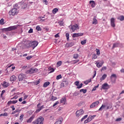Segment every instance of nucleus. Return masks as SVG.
<instances>
[{
	"mask_svg": "<svg viewBox=\"0 0 124 124\" xmlns=\"http://www.w3.org/2000/svg\"><path fill=\"white\" fill-rule=\"evenodd\" d=\"M70 29V31L72 32L75 31H77V30H79V26L77 24H75V25H70L69 26Z\"/></svg>",
	"mask_w": 124,
	"mask_h": 124,
	"instance_id": "nucleus-3",
	"label": "nucleus"
},
{
	"mask_svg": "<svg viewBox=\"0 0 124 124\" xmlns=\"http://www.w3.org/2000/svg\"><path fill=\"white\" fill-rule=\"evenodd\" d=\"M23 118H24V114H22V115H21L20 116V117H19V120H20V121H23V120H24V119Z\"/></svg>",
	"mask_w": 124,
	"mask_h": 124,
	"instance_id": "nucleus-41",
	"label": "nucleus"
},
{
	"mask_svg": "<svg viewBox=\"0 0 124 124\" xmlns=\"http://www.w3.org/2000/svg\"><path fill=\"white\" fill-rule=\"evenodd\" d=\"M29 96L28 95H24V99H23V100H25V99H27V98H28V97Z\"/></svg>",
	"mask_w": 124,
	"mask_h": 124,
	"instance_id": "nucleus-60",
	"label": "nucleus"
},
{
	"mask_svg": "<svg viewBox=\"0 0 124 124\" xmlns=\"http://www.w3.org/2000/svg\"><path fill=\"white\" fill-rule=\"evenodd\" d=\"M82 87H83V83H81L80 84H79V85H78V86L77 87V88L81 89V88H82Z\"/></svg>",
	"mask_w": 124,
	"mask_h": 124,
	"instance_id": "nucleus-46",
	"label": "nucleus"
},
{
	"mask_svg": "<svg viewBox=\"0 0 124 124\" xmlns=\"http://www.w3.org/2000/svg\"><path fill=\"white\" fill-rule=\"evenodd\" d=\"M27 60H31V59L32 58V56H30L26 57Z\"/></svg>",
	"mask_w": 124,
	"mask_h": 124,
	"instance_id": "nucleus-54",
	"label": "nucleus"
},
{
	"mask_svg": "<svg viewBox=\"0 0 124 124\" xmlns=\"http://www.w3.org/2000/svg\"><path fill=\"white\" fill-rule=\"evenodd\" d=\"M84 114V110L83 109H79L77 110L76 113V116L78 118L80 116L83 115Z\"/></svg>",
	"mask_w": 124,
	"mask_h": 124,
	"instance_id": "nucleus-7",
	"label": "nucleus"
},
{
	"mask_svg": "<svg viewBox=\"0 0 124 124\" xmlns=\"http://www.w3.org/2000/svg\"><path fill=\"white\" fill-rule=\"evenodd\" d=\"M106 77H107V75L104 74L103 75L102 77L100 78V82H102L103 80L105 79L106 78Z\"/></svg>",
	"mask_w": 124,
	"mask_h": 124,
	"instance_id": "nucleus-24",
	"label": "nucleus"
},
{
	"mask_svg": "<svg viewBox=\"0 0 124 124\" xmlns=\"http://www.w3.org/2000/svg\"><path fill=\"white\" fill-rule=\"evenodd\" d=\"M115 18H111L110 19V26L112 28H115L116 27V24H115Z\"/></svg>",
	"mask_w": 124,
	"mask_h": 124,
	"instance_id": "nucleus-14",
	"label": "nucleus"
},
{
	"mask_svg": "<svg viewBox=\"0 0 124 124\" xmlns=\"http://www.w3.org/2000/svg\"><path fill=\"white\" fill-rule=\"evenodd\" d=\"M106 69H107V68L106 67H103L101 69V71H102V70H106Z\"/></svg>",
	"mask_w": 124,
	"mask_h": 124,
	"instance_id": "nucleus-58",
	"label": "nucleus"
},
{
	"mask_svg": "<svg viewBox=\"0 0 124 124\" xmlns=\"http://www.w3.org/2000/svg\"><path fill=\"white\" fill-rule=\"evenodd\" d=\"M16 29H17V27H16V26H12L7 28H4L3 30V31H10L16 30Z\"/></svg>",
	"mask_w": 124,
	"mask_h": 124,
	"instance_id": "nucleus-5",
	"label": "nucleus"
},
{
	"mask_svg": "<svg viewBox=\"0 0 124 124\" xmlns=\"http://www.w3.org/2000/svg\"><path fill=\"white\" fill-rule=\"evenodd\" d=\"M117 79V75L116 74H112L110 76V80L112 82V83H115L116 80Z\"/></svg>",
	"mask_w": 124,
	"mask_h": 124,
	"instance_id": "nucleus-8",
	"label": "nucleus"
},
{
	"mask_svg": "<svg viewBox=\"0 0 124 124\" xmlns=\"http://www.w3.org/2000/svg\"><path fill=\"white\" fill-rule=\"evenodd\" d=\"M73 37H78V35L77 33H74L73 35Z\"/></svg>",
	"mask_w": 124,
	"mask_h": 124,
	"instance_id": "nucleus-52",
	"label": "nucleus"
},
{
	"mask_svg": "<svg viewBox=\"0 0 124 124\" xmlns=\"http://www.w3.org/2000/svg\"><path fill=\"white\" fill-rule=\"evenodd\" d=\"M92 24L93 25H96L97 24V19H96V16L93 17Z\"/></svg>",
	"mask_w": 124,
	"mask_h": 124,
	"instance_id": "nucleus-19",
	"label": "nucleus"
},
{
	"mask_svg": "<svg viewBox=\"0 0 124 124\" xmlns=\"http://www.w3.org/2000/svg\"><path fill=\"white\" fill-rule=\"evenodd\" d=\"M110 64V65H112V66H115V65H116V63L111 62Z\"/></svg>",
	"mask_w": 124,
	"mask_h": 124,
	"instance_id": "nucleus-50",
	"label": "nucleus"
},
{
	"mask_svg": "<svg viewBox=\"0 0 124 124\" xmlns=\"http://www.w3.org/2000/svg\"><path fill=\"white\" fill-rule=\"evenodd\" d=\"M93 120L92 116H89L88 118L84 121V124H88Z\"/></svg>",
	"mask_w": 124,
	"mask_h": 124,
	"instance_id": "nucleus-17",
	"label": "nucleus"
},
{
	"mask_svg": "<svg viewBox=\"0 0 124 124\" xmlns=\"http://www.w3.org/2000/svg\"><path fill=\"white\" fill-rule=\"evenodd\" d=\"M38 72V69L37 68H31L30 69L26 71L25 73L26 74H33V73H36Z\"/></svg>",
	"mask_w": 124,
	"mask_h": 124,
	"instance_id": "nucleus-2",
	"label": "nucleus"
},
{
	"mask_svg": "<svg viewBox=\"0 0 124 124\" xmlns=\"http://www.w3.org/2000/svg\"><path fill=\"white\" fill-rule=\"evenodd\" d=\"M91 81H92V79L86 80V81L84 82V84H85V85H88L89 83H91Z\"/></svg>",
	"mask_w": 124,
	"mask_h": 124,
	"instance_id": "nucleus-39",
	"label": "nucleus"
},
{
	"mask_svg": "<svg viewBox=\"0 0 124 124\" xmlns=\"http://www.w3.org/2000/svg\"><path fill=\"white\" fill-rule=\"evenodd\" d=\"M96 75V71H94V75H93V78H94V77H95Z\"/></svg>",
	"mask_w": 124,
	"mask_h": 124,
	"instance_id": "nucleus-62",
	"label": "nucleus"
},
{
	"mask_svg": "<svg viewBox=\"0 0 124 124\" xmlns=\"http://www.w3.org/2000/svg\"><path fill=\"white\" fill-rule=\"evenodd\" d=\"M60 88H64V87H67L68 86V81H64L62 82L60 85Z\"/></svg>",
	"mask_w": 124,
	"mask_h": 124,
	"instance_id": "nucleus-10",
	"label": "nucleus"
},
{
	"mask_svg": "<svg viewBox=\"0 0 124 124\" xmlns=\"http://www.w3.org/2000/svg\"><path fill=\"white\" fill-rule=\"evenodd\" d=\"M27 68H28V66H27V65H25V66L22 67L23 70H24L25 69H27Z\"/></svg>",
	"mask_w": 124,
	"mask_h": 124,
	"instance_id": "nucleus-56",
	"label": "nucleus"
},
{
	"mask_svg": "<svg viewBox=\"0 0 124 124\" xmlns=\"http://www.w3.org/2000/svg\"><path fill=\"white\" fill-rule=\"evenodd\" d=\"M16 113H18V110H16L15 111H13L12 112V114H15Z\"/></svg>",
	"mask_w": 124,
	"mask_h": 124,
	"instance_id": "nucleus-61",
	"label": "nucleus"
},
{
	"mask_svg": "<svg viewBox=\"0 0 124 124\" xmlns=\"http://www.w3.org/2000/svg\"><path fill=\"white\" fill-rule=\"evenodd\" d=\"M44 121V118L42 116L39 117L37 120L33 121L32 124H43V122Z\"/></svg>",
	"mask_w": 124,
	"mask_h": 124,
	"instance_id": "nucleus-1",
	"label": "nucleus"
},
{
	"mask_svg": "<svg viewBox=\"0 0 124 124\" xmlns=\"http://www.w3.org/2000/svg\"><path fill=\"white\" fill-rule=\"evenodd\" d=\"M108 88H109V85H108V84L104 83L103 84L102 87V89L103 90H108Z\"/></svg>",
	"mask_w": 124,
	"mask_h": 124,
	"instance_id": "nucleus-16",
	"label": "nucleus"
},
{
	"mask_svg": "<svg viewBox=\"0 0 124 124\" xmlns=\"http://www.w3.org/2000/svg\"><path fill=\"white\" fill-rule=\"evenodd\" d=\"M51 100L52 101H54L55 100H57V97L54 96H51Z\"/></svg>",
	"mask_w": 124,
	"mask_h": 124,
	"instance_id": "nucleus-37",
	"label": "nucleus"
},
{
	"mask_svg": "<svg viewBox=\"0 0 124 124\" xmlns=\"http://www.w3.org/2000/svg\"><path fill=\"white\" fill-rule=\"evenodd\" d=\"M73 59H75V60H77L78 58H79V55L78 54H75L73 55Z\"/></svg>",
	"mask_w": 124,
	"mask_h": 124,
	"instance_id": "nucleus-27",
	"label": "nucleus"
},
{
	"mask_svg": "<svg viewBox=\"0 0 124 124\" xmlns=\"http://www.w3.org/2000/svg\"><path fill=\"white\" fill-rule=\"evenodd\" d=\"M38 45V42L36 41L31 42V43L30 44V46H31V47L33 48V49H34Z\"/></svg>",
	"mask_w": 124,
	"mask_h": 124,
	"instance_id": "nucleus-6",
	"label": "nucleus"
},
{
	"mask_svg": "<svg viewBox=\"0 0 124 124\" xmlns=\"http://www.w3.org/2000/svg\"><path fill=\"white\" fill-rule=\"evenodd\" d=\"M80 93H87V89H81L80 90Z\"/></svg>",
	"mask_w": 124,
	"mask_h": 124,
	"instance_id": "nucleus-35",
	"label": "nucleus"
},
{
	"mask_svg": "<svg viewBox=\"0 0 124 124\" xmlns=\"http://www.w3.org/2000/svg\"><path fill=\"white\" fill-rule=\"evenodd\" d=\"M58 11H59V9H58V8H54L52 10V13H53V14H56V13H57V12H58Z\"/></svg>",
	"mask_w": 124,
	"mask_h": 124,
	"instance_id": "nucleus-28",
	"label": "nucleus"
},
{
	"mask_svg": "<svg viewBox=\"0 0 124 124\" xmlns=\"http://www.w3.org/2000/svg\"><path fill=\"white\" fill-rule=\"evenodd\" d=\"M17 14V8H14L12 9V10L9 12V15L10 16H15Z\"/></svg>",
	"mask_w": 124,
	"mask_h": 124,
	"instance_id": "nucleus-4",
	"label": "nucleus"
},
{
	"mask_svg": "<svg viewBox=\"0 0 124 124\" xmlns=\"http://www.w3.org/2000/svg\"><path fill=\"white\" fill-rule=\"evenodd\" d=\"M31 41H28L27 43L26 44V46L27 48H31V46H30V44H31Z\"/></svg>",
	"mask_w": 124,
	"mask_h": 124,
	"instance_id": "nucleus-26",
	"label": "nucleus"
},
{
	"mask_svg": "<svg viewBox=\"0 0 124 124\" xmlns=\"http://www.w3.org/2000/svg\"><path fill=\"white\" fill-rule=\"evenodd\" d=\"M65 36L67 38V40H69V33H66L65 34Z\"/></svg>",
	"mask_w": 124,
	"mask_h": 124,
	"instance_id": "nucleus-40",
	"label": "nucleus"
},
{
	"mask_svg": "<svg viewBox=\"0 0 124 124\" xmlns=\"http://www.w3.org/2000/svg\"><path fill=\"white\" fill-rule=\"evenodd\" d=\"M79 84H80V82H79V81H76V82H75V85L76 86H77V87H78Z\"/></svg>",
	"mask_w": 124,
	"mask_h": 124,
	"instance_id": "nucleus-51",
	"label": "nucleus"
},
{
	"mask_svg": "<svg viewBox=\"0 0 124 124\" xmlns=\"http://www.w3.org/2000/svg\"><path fill=\"white\" fill-rule=\"evenodd\" d=\"M95 59H97V56H96V54H93L92 56V60H95Z\"/></svg>",
	"mask_w": 124,
	"mask_h": 124,
	"instance_id": "nucleus-32",
	"label": "nucleus"
},
{
	"mask_svg": "<svg viewBox=\"0 0 124 124\" xmlns=\"http://www.w3.org/2000/svg\"><path fill=\"white\" fill-rule=\"evenodd\" d=\"M89 3L91 4V7H92V8H93L95 6V2H94V1H90Z\"/></svg>",
	"mask_w": 124,
	"mask_h": 124,
	"instance_id": "nucleus-20",
	"label": "nucleus"
},
{
	"mask_svg": "<svg viewBox=\"0 0 124 124\" xmlns=\"http://www.w3.org/2000/svg\"><path fill=\"white\" fill-rule=\"evenodd\" d=\"M60 104V102L59 101H56L53 105V107H55L56 105Z\"/></svg>",
	"mask_w": 124,
	"mask_h": 124,
	"instance_id": "nucleus-43",
	"label": "nucleus"
},
{
	"mask_svg": "<svg viewBox=\"0 0 124 124\" xmlns=\"http://www.w3.org/2000/svg\"><path fill=\"white\" fill-rule=\"evenodd\" d=\"M0 25H4V19L3 18H1L0 20Z\"/></svg>",
	"mask_w": 124,
	"mask_h": 124,
	"instance_id": "nucleus-34",
	"label": "nucleus"
},
{
	"mask_svg": "<svg viewBox=\"0 0 124 124\" xmlns=\"http://www.w3.org/2000/svg\"><path fill=\"white\" fill-rule=\"evenodd\" d=\"M11 108H12L13 111H14V110H15V108H14V106H11Z\"/></svg>",
	"mask_w": 124,
	"mask_h": 124,
	"instance_id": "nucleus-64",
	"label": "nucleus"
},
{
	"mask_svg": "<svg viewBox=\"0 0 124 124\" xmlns=\"http://www.w3.org/2000/svg\"><path fill=\"white\" fill-rule=\"evenodd\" d=\"M1 85L3 87V88H7V87H9L10 86L9 82L6 81H4L1 83Z\"/></svg>",
	"mask_w": 124,
	"mask_h": 124,
	"instance_id": "nucleus-12",
	"label": "nucleus"
},
{
	"mask_svg": "<svg viewBox=\"0 0 124 124\" xmlns=\"http://www.w3.org/2000/svg\"><path fill=\"white\" fill-rule=\"evenodd\" d=\"M3 115L4 117H7V116H8V114L6 112H4V113H3Z\"/></svg>",
	"mask_w": 124,
	"mask_h": 124,
	"instance_id": "nucleus-57",
	"label": "nucleus"
},
{
	"mask_svg": "<svg viewBox=\"0 0 124 124\" xmlns=\"http://www.w3.org/2000/svg\"><path fill=\"white\" fill-rule=\"evenodd\" d=\"M118 46H119V44L118 43L113 44L112 49H114V48H116V47H118Z\"/></svg>",
	"mask_w": 124,
	"mask_h": 124,
	"instance_id": "nucleus-42",
	"label": "nucleus"
},
{
	"mask_svg": "<svg viewBox=\"0 0 124 124\" xmlns=\"http://www.w3.org/2000/svg\"><path fill=\"white\" fill-rule=\"evenodd\" d=\"M118 20H120L121 21H124V16H119L118 18Z\"/></svg>",
	"mask_w": 124,
	"mask_h": 124,
	"instance_id": "nucleus-31",
	"label": "nucleus"
},
{
	"mask_svg": "<svg viewBox=\"0 0 124 124\" xmlns=\"http://www.w3.org/2000/svg\"><path fill=\"white\" fill-rule=\"evenodd\" d=\"M58 66H61L62 65V61H59L57 63Z\"/></svg>",
	"mask_w": 124,
	"mask_h": 124,
	"instance_id": "nucleus-48",
	"label": "nucleus"
},
{
	"mask_svg": "<svg viewBox=\"0 0 124 124\" xmlns=\"http://www.w3.org/2000/svg\"><path fill=\"white\" fill-rule=\"evenodd\" d=\"M40 105H41V104H40V103H39L37 105V108H38V109H36V110L35 111L36 113H39V112H40V111H41V110H42V109H43L44 106L43 105L41 107H39L40 106Z\"/></svg>",
	"mask_w": 124,
	"mask_h": 124,
	"instance_id": "nucleus-11",
	"label": "nucleus"
},
{
	"mask_svg": "<svg viewBox=\"0 0 124 124\" xmlns=\"http://www.w3.org/2000/svg\"><path fill=\"white\" fill-rule=\"evenodd\" d=\"M77 34H78V37L83 36V35H84V33H77Z\"/></svg>",
	"mask_w": 124,
	"mask_h": 124,
	"instance_id": "nucleus-47",
	"label": "nucleus"
},
{
	"mask_svg": "<svg viewBox=\"0 0 124 124\" xmlns=\"http://www.w3.org/2000/svg\"><path fill=\"white\" fill-rule=\"evenodd\" d=\"M96 51L97 56H99L100 55V50L98 49H96Z\"/></svg>",
	"mask_w": 124,
	"mask_h": 124,
	"instance_id": "nucleus-36",
	"label": "nucleus"
},
{
	"mask_svg": "<svg viewBox=\"0 0 124 124\" xmlns=\"http://www.w3.org/2000/svg\"><path fill=\"white\" fill-rule=\"evenodd\" d=\"M79 60H73L71 61V62H72L73 64H75V63H77V62H79Z\"/></svg>",
	"mask_w": 124,
	"mask_h": 124,
	"instance_id": "nucleus-30",
	"label": "nucleus"
},
{
	"mask_svg": "<svg viewBox=\"0 0 124 124\" xmlns=\"http://www.w3.org/2000/svg\"><path fill=\"white\" fill-rule=\"evenodd\" d=\"M98 104H99V101H98L93 102L90 105V108H93V107H96V106H97Z\"/></svg>",
	"mask_w": 124,
	"mask_h": 124,
	"instance_id": "nucleus-15",
	"label": "nucleus"
},
{
	"mask_svg": "<svg viewBox=\"0 0 124 124\" xmlns=\"http://www.w3.org/2000/svg\"><path fill=\"white\" fill-rule=\"evenodd\" d=\"M59 24L60 26H62V25H63V21H60L59 22Z\"/></svg>",
	"mask_w": 124,
	"mask_h": 124,
	"instance_id": "nucleus-53",
	"label": "nucleus"
},
{
	"mask_svg": "<svg viewBox=\"0 0 124 124\" xmlns=\"http://www.w3.org/2000/svg\"><path fill=\"white\" fill-rule=\"evenodd\" d=\"M49 69L50 71V73H52V72H54V71H55V69L53 68H49Z\"/></svg>",
	"mask_w": 124,
	"mask_h": 124,
	"instance_id": "nucleus-45",
	"label": "nucleus"
},
{
	"mask_svg": "<svg viewBox=\"0 0 124 124\" xmlns=\"http://www.w3.org/2000/svg\"><path fill=\"white\" fill-rule=\"evenodd\" d=\"M60 79H62V75H59L56 77L57 80H60Z\"/></svg>",
	"mask_w": 124,
	"mask_h": 124,
	"instance_id": "nucleus-38",
	"label": "nucleus"
},
{
	"mask_svg": "<svg viewBox=\"0 0 124 124\" xmlns=\"http://www.w3.org/2000/svg\"><path fill=\"white\" fill-rule=\"evenodd\" d=\"M95 62V64H96L97 67H98V68H100V67H101V66H102V63H100L98 62Z\"/></svg>",
	"mask_w": 124,
	"mask_h": 124,
	"instance_id": "nucleus-23",
	"label": "nucleus"
},
{
	"mask_svg": "<svg viewBox=\"0 0 124 124\" xmlns=\"http://www.w3.org/2000/svg\"><path fill=\"white\" fill-rule=\"evenodd\" d=\"M11 102L13 103V104H16V103L18 102V100L12 101Z\"/></svg>",
	"mask_w": 124,
	"mask_h": 124,
	"instance_id": "nucleus-49",
	"label": "nucleus"
},
{
	"mask_svg": "<svg viewBox=\"0 0 124 124\" xmlns=\"http://www.w3.org/2000/svg\"><path fill=\"white\" fill-rule=\"evenodd\" d=\"M121 121H122V118H117L116 120V122H120Z\"/></svg>",
	"mask_w": 124,
	"mask_h": 124,
	"instance_id": "nucleus-55",
	"label": "nucleus"
},
{
	"mask_svg": "<svg viewBox=\"0 0 124 124\" xmlns=\"http://www.w3.org/2000/svg\"><path fill=\"white\" fill-rule=\"evenodd\" d=\"M60 103L62 104V105H65L66 104V97H63L60 100Z\"/></svg>",
	"mask_w": 124,
	"mask_h": 124,
	"instance_id": "nucleus-13",
	"label": "nucleus"
},
{
	"mask_svg": "<svg viewBox=\"0 0 124 124\" xmlns=\"http://www.w3.org/2000/svg\"><path fill=\"white\" fill-rule=\"evenodd\" d=\"M32 31H33L32 29H31L28 32H29V33H32Z\"/></svg>",
	"mask_w": 124,
	"mask_h": 124,
	"instance_id": "nucleus-59",
	"label": "nucleus"
},
{
	"mask_svg": "<svg viewBox=\"0 0 124 124\" xmlns=\"http://www.w3.org/2000/svg\"><path fill=\"white\" fill-rule=\"evenodd\" d=\"M10 80L11 82H13L16 80V76L15 75L12 76L10 77Z\"/></svg>",
	"mask_w": 124,
	"mask_h": 124,
	"instance_id": "nucleus-21",
	"label": "nucleus"
},
{
	"mask_svg": "<svg viewBox=\"0 0 124 124\" xmlns=\"http://www.w3.org/2000/svg\"><path fill=\"white\" fill-rule=\"evenodd\" d=\"M18 79H19V81H23V80H24V75L22 74H20L18 76Z\"/></svg>",
	"mask_w": 124,
	"mask_h": 124,
	"instance_id": "nucleus-22",
	"label": "nucleus"
},
{
	"mask_svg": "<svg viewBox=\"0 0 124 124\" xmlns=\"http://www.w3.org/2000/svg\"><path fill=\"white\" fill-rule=\"evenodd\" d=\"M32 83L34 84V85H38L40 83V81L39 80H36L35 81H34Z\"/></svg>",
	"mask_w": 124,
	"mask_h": 124,
	"instance_id": "nucleus-29",
	"label": "nucleus"
},
{
	"mask_svg": "<svg viewBox=\"0 0 124 124\" xmlns=\"http://www.w3.org/2000/svg\"><path fill=\"white\" fill-rule=\"evenodd\" d=\"M5 93V90L2 91L0 95L1 96L3 94V93Z\"/></svg>",
	"mask_w": 124,
	"mask_h": 124,
	"instance_id": "nucleus-63",
	"label": "nucleus"
},
{
	"mask_svg": "<svg viewBox=\"0 0 124 124\" xmlns=\"http://www.w3.org/2000/svg\"><path fill=\"white\" fill-rule=\"evenodd\" d=\"M35 116L34 115H32L27 121L28 123H30L33 121V119H34Z\"/></svg>",
	"mask_w": 124,
	"mask_h": 124,
	"instance_id": "nucleus-18",
	"label": "nucleus"
},
{
	"mask_svg": "<svg viewBox=\"0 0 124 124\" xmlns=\"http://www.w3.org/2000/svg\"><path fill=\"white\" fill-rule=\"evenodd\" d=\"M49 85H50V82L49 81H46L44 83L43 87L44 88H47V87Z\"/></svg>",
	"mask_w": 124,
	"mask_h": 124,
	"instance_id": "nucleus-25",
	"label": "nucleus"
},
{
	"mask_svg": "<svg viewBox=\"0 0 124 124\" xmlns=\"http://www.w3.org/2000/svg\"><path fill=\"white\" fill-rule=\"evenodd\" d=\"M102 109H105V110H108L109 109V106L107 105H102L101 107L98 109V111H102Z\"/></svg>",
	"mask_w": 124,
	"mask_h": 124,
	"instance_id": "nucleus-9",
	"label": "nucleus"
},
{
	"mask_svg": "<svg viewBox=\"0 0 124 124\" xmlns=\"http://www.w3.org/2000/svg\"><path fill=\"white\" fill-rule=\"evenodd\" d=\"M36 30L37 31H41V27H40V26H37L36 27Z\"/></svg>",
	"mask_w": 124,
	"mask_h": 124,
	"instance_id": "nucleus-44",
	"label": "nucleus"
},
{
	"mask_svg": "<svg viewBox=\"0 0 124 124\" xmlns=\"http://www.w3.org/2000/svg\"><path fill=\"white\" fill-rule=\"evenodd\" d=\"M86 43H87V40H84L81 41V45H85Z\"/></svg>",
	"mask_w": 124,
	"mask_h": 124,
	"instance_id": "nucleus-33",
	"label": "nucleus"
}]
</instances>
